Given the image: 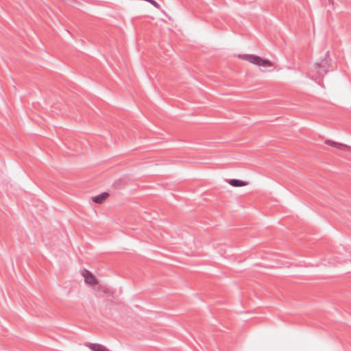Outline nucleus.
I'll return each instance as SVG.
<instances>
[{"instance_id": "obj_1", "label": "nucleus", "mask_w": 351, "mask_h": 351, "mask_svg": "<svg viewBox=\"0 0 351 351\" xmlns=\"http://www.w3.org/2000/svg\"><path fill=\"white\" fill-rule=\"evenodd\" d=\"M239 58L264 68L272 66V63L270 60L263 59L261 57L253 54H240L239 55Z\"/></svg>"}, {"instance_id": "obj_2", "label": "nucleus", "mask_w": 351, "mask_h": 351, "mask_svg": "<svg viewBox=\"0 0 351 351\" xmlns=\"http://www.w3.org/2000/svg\"><path fill=\"white\" fill-rule=\"evenodd\" d=\"M328 51L326 53L325 58L319 62L315 64V69L319 75H324L330 69H332L333 66L332 65V60L328 56Z\"/></svg>"}, {"instance_id": "obj_3", "label": "nucleus", "mask_w": 351, "mask_h": 351, "mask_svg": "<svg viewBox=\"0 0 351 351\" xmlns=\"http://www.w3.org/2000/svg\"><path fill=\"white\" fill-rule=\"evenodd\" d=\"M82 275L84 277V281L86 283L90 285H95L97 284V280L96 278L87 269H84Z\"/></svg>"}, {"instance_id": "obj_4", "label": "nucleus", "mask_w": 351, "mask_h": 351, "mask_svg": "<svg viewBox=\"0 0 351 351\" xmlns=\"http://www.w3.org/2000/svg\"><path fill=\"white\" fill-rule=\"evenodd\" d=\"M85 346L90 348L92 351H109L104 346L99 343H92L87 342Z\"/></svg>"}, {"instance_id": "obj_5", "label": "nucleus", "mask_w": 351, "mask_h": 351, "mask_svg": "<svg viewBox=\"0 0 351 351\" xmlns=\"http://www.w3.org/2000/svg\"><path fill=\"white\" fill-rule=\"evenodd\" d=\"M228 184L234 187H241L247 185V182L237 179H231L228 181Z\"/></svg>"}, {"instance_id": "obj_6", "label": "nucleus", "mask_w": 351, "mask_h": 351, "mask_svg": "<svg viewBox=\"0 0 351 351\" xmlns=\"http://www.w3.org/2000/svg\"><path fill=\"white\" fill-rule=\"evenodd\" d=\"M107 192H103L96 196L93 197L92 199L95 203L100 204L102 201L108 196Z\"/></svg>"}, {"instance_id": "obj_7", "label": "nucleus", "mask_w": 351, "mask_h": 351, "mask_svg": "<svg viewBox=\"0 0 351 351\" xmlns=\"http://www.w3.org/2000/svg\"><path fill=\"white\" fill-rule=\"evenodd\" d=\"M325 144L330 145L333 147H336L337 149H341L342 147H346L345 145L331 141V140H326Z\"/></svg>"}, {"instance_id": "obj_8", "label": "nucleus", "mask_w": 351, "mask_h": 351, "mask_svg": "<svg viewBox=\"0 0 351 351\" xmlns=\"http://www.w3.org/2000/svg\"><path fill=\"white\" fill-rule=\"evenodd\" d=\"M328 2H331L332 1V0H328Z\"/></svg>"}]
</instances>
